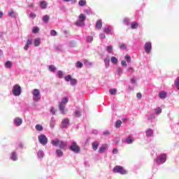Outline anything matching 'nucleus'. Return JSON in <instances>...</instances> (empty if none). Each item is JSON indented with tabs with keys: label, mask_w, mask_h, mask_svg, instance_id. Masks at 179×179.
<instances>
[{
	"label": "nucleus",
	"mask_w": 179,
	"mask_h": 179,
	"mask_svg": "<svg viewBox=\"0 0 179 179\" xmlns=\"http://www.w3.org/2000/svg\"><path fill=\"white\" fill-rule=\"evenodd\" d=\"M51 143L53 145V146H59L61 149H65V148L67 146L66 142L59 141L58 138L52 140Z\"/></svg>",
	"instance_id": "1"
},
{
	"label": "nucleus",
	"mask_w": 179,
	"mask_h": 179,
	"mask_svg": "<svg viewBox=\"0 0 179 179\" xmlns=\"http://www.w3.org/2000/svg\"><path fill=\"white\" fill-rule=\"evenodd\" d=\"M68 101H69V99L68 97L65 96L62 99V101L60 102L59 105V110L61 111L62 114H65V106L68 103Z\"/></svg>",
	"instance_id": "2"
},
{
	"label": "nucleus",
	"mask_w": 179,
	"mask_h": 179,
	"mask_svg": "<svg viewBox=\"0 0 179 179\" xmlns=\"http://www.w3.org/2000/svg\"><path fill=\"white\" fill-rule=\"evenodd\" d=\"M70 150L71 152H73V153H80V147L78 145V144L76 142H73L71 145L69 147Z\"/></svg>",
	"instance_id": "3"
},
{
	"label": "nucleus",
	"mask_w": 179,
	"mask_h": 179,
	"mask_svg": "<svg viewBox=\"0 0 179 179\" xmlns=\"http://www.w3.org/2000/svg\"><path fill=\"white\" fill-rule=\"evenodd\" d=\"M113 171L114 173H119V174H122V175H125L127 173V170H125L124 167L121 166H115L113 168Z\"/></svg>",
	"instance_id": "4"
},
{
	"label": "nucleus",
	"mask_w": 179,
	"mask_h": 179,
	"mask_svg": "<svg viewBox=\"0 0 179 179\" xmlns=\"http://www.w3.org/2000/svg\"><path fill=\"white\" fill-rule=\"evenodd\" d=\"M32 95L34 96V101H40L41 99V96H40V90L34 89L32 91Z\"/></svg>",
	"instance_id": "5"
},
{
	"label": "nucleus",
	"mask_w": 179,
	"mask_h": 179,
	"mask_svg": "<svg viewBox=\"0 0 179 179\" xmlns=\"http://www.w3.org/2000/svg\"><path fill=\"white\" fill-rule=\"evenodd\" d=\"M38 139L41 145H43V146L48 143V139L47 138V136H45V135L44 134H41L40 136H38Z\"/></svg>",
	"instance_id": "6"
},
{
	"label": "nucleus",
	"mask_w": 179,
	"mask_h": 179,
	"mask_svg": "<svg viewBox=\"0 0 179 179\" xmlns=\"http://www.w3.org/2000/svg\"><path fill=\"white\" fill-rule=\"evenodd\" d=\"M85 20L86 15H85V14H80L79 16V20L76 22V26H83Z\"/></svg>",
	"instance_id": "7"
},
{
	"label": "nucleus",
	"mask_w": 179,
	"mask_h": 179,
	"mask_svg": "<svg viewBox=\"0 0 179 179\" xmlns=\"http://www.w3.org/2000/svg\"><path fill=\"white\" fill-rule=\"evenodd\" d=\"M20 93H22V88L20 87V85H14L13 88V94L14 96H20Z\"/></svg>",
	"instance_id": "8"
},
{
	"label": "nucleus",
	"mask_w": 179,
	"mask_h": 179,
	"mask_svg": "<svg viewBox=\"0 0 179 179\" xmlns=\"http://www.w3.org/2000/svg\"><path fill=\"white\" fill-rule=\"evenodd\" d=\"M66 82H71V85L72 86H75L76 83H78V81L75 78H72V76L71 75H68L65 77Z\"/></svg>",
	"instance_id": "9"
},
{
	"label": "nucleus",
	"mask_w": 179,
	"mask_h": 179,
	"mask_svg": "<svg viewBox=\"0 0 179 179\" xmlns=\"http://www.w3.org/2000/svg\"><path fill=\"white\" fill-rule=\"evenodd\" d=\"M144 49L146 54H150L152 52V43L146 42L144 45Z\"/></svg>",
	"instance_id": "10"
},
{
	"label": "nucleus",
	"mask_w": 179,
	"mask_h": 179,
	"mask_svg": "<svg viewBox=\"0 0 179 179\" xmlns=\"http://www.w3.org/2000/svg\"><path fill=\"white\" fill-rule=\"evenodd\" d=\"M166 160H167V157L165 154H162L160 155L159 158L157 159V163H165Z\"/></svg>",
	"instance_id": "11"
},
{
	"label": "nucleus",
	"mask_w": 179,
	"mask_h": 179,
	"mask_svg": "<svg viewBox=\"0 0 179 179\" xmlns=\"http://www.w3.org/2000/svg\"><path fill=\"white\" fill-rule=\"evenodd\" d=\"M62 128H68V127H69V119L68 118L64 119L62 121Z\"/></svg>",
	"instance_id": "12"
},
{
	"label": "nucleus",
	"mask_w": 179,
	"mask_h": 179,
	"mask_svg": "<svg viewBox=\"0 0 179 179\" xmlns=\"http://www.w3.org/2000/svg\"><path fill=\"white\" fill-rule=\"evenodd\" d=\"M14 124H15V125H17V127H20V125L23 124V120L20 117H16L14 120Z\"/></svg>",
	"instance_id": "13"
},
{
	"label": "nucleus",
	"mask_w": 179,
	"mask_h": 179,
	"mask_svg": "<svg viewBox=\"0 0 179 179\" xmlns=\"http://www.w3.org/2000/svg\"><path fill=\"white\" fill-rule=\"evenodd\" d=\"M95 27L98 29V30H101V27H103V21H101V20H98L96 21Z\"/></svg>",
	"instance_id": "14"
},
{
	"label": "nucleus",
	"mask_w": 179,
	"mask_h": 179,
	"mask_svg": "<svg viewBox=\"0 0 179 179\" xmlns=\"http://www.w3.org/2000/svg\"><path fill=\"white\" fill-rule=\"evenodd\" d=\"M135 141V138L132 137L131 136H129L126 139L127 143L129 145H131V143H133Z\"/></svg>",
	"instance_id": "15"
},
{
	"label": "nucleus",
	"mask_w": 179,
	"mask_h": 179,
	"mask_svg": "<svg viewBox=\"0 0 179 179\" xmlns=\"http://www.w3.org/2000/svg\"><path fill=\"white\" fill-rule=\"evenodd\" d=\"M34 44L35 45V47H38L40 45V44H41V38H36L34 40Z\"/></svg>",
	"instance_id": "16"
},
{
	"label": "nucleus",
	"mask_w": 179,
	"mask_h": 179,
	"mask_svg": "<svg viewBox=\"0 0 179 179\" xmlns=\"http://www.w3.org/2000/svg\"><path fill=\"white\" fill-rule=\"evenodd\" d=\"M92 146L93 150H97V149H99V142L94 141V143H92Z\"/></svg>",
	"instance_id": "17"
},
{
	"label": "nucleus",
	"mask_w": 179,
	"mask_h": 179,
	"mask_svg": "<svg viewBox=\"0 0 179 179\" xmlns=\"http://www.w3.org/2000/svg\"><path fill=\"white\" fill-rule=\"evenodd\" d=\"M8 15L10 16V17H16V13H15L13 10H10Z\"/></svg>",
	"instance_id": "18"
},
{
	"label": "nucleus",
	"mask_w": 179,
	"mask_h": 179,
	"mask_svg": "<svg viewBox=\"0 0 179 179\" xmlns=\"http://www.w3.org/2000/svg\"><path fill=\"white\" fill-rule=\"evenodd\" d=\"M167 97V93L164 91L159 92V99H166Z\"/></svg>",
	"instance_id": "19"
},
{
	"label": "nucleus",
	"mask_w": 179,
	"mask_h": 179,
	"mask_svg": "<svg viewBox=\"0 0 179 179\" xmlns=\"http://www.w3.org/2000/svg\"><path fill=\"white\" fill-rule=\"evenodd\" d=\"M106 149H107V145H102L99 150V153H104V152H106Z\"/></svg>",
	"instance_id": "20"
},
{
	"label": "nucleus",
	"mask_w": 179,
	"mask_h": 179,
	"mask_svg": "<svg viewBox=\"0 0 179 179\" xmlns=\"http://www.w3.org/2000/svg\"><path fill=\"white\" fill-rule=\"evenodd\" d=\"M10 159H11V160H13L14 162H16V160H17V156L16 155V152L11 153Z\"/></svg>",
	"instance_id": "21"
},
{
	"label": "nucleus",
	"mask_w": 179,
	"mask_h": 179,
	"mask_svg": "<svg viewBox=\"0 0 179 179\" xmlns=\"http://www.w3.org/2000/svg\"><path fill=\"white\" fill-rule=\"evenodd\" d=\"M41 8L42 9H45V8H47V2H45V1H42L41 2Z\"/></svg>",
	"instance_id": "22"
},
{
	"label": "nucleus",
	"mask_w": 179,
	"mask_h": 179,
	"mask_svg": "<svg viewBox=\"0 0 179 179\" xmlns=\"http://www.w3.org/2000/svg\"><path fill=\"white\" fill-rule=\"evenodd\" d=\"M43 22H45V23H48V21L50 20V15H44L43 17Z\"/></svg>",
	"instance_id": "23"
},
{
	"label": "nucleus",
	"mask_w": 179,
	"mask_h": 179,
	"mask_svg": "<svg viewBox=\"0 0 179 179\" xmlns=\"http://www.w3.org/2000/svg\"><path fill=\"white\" fill-rule=\"evenodd\" d=\"M104 62H105L106 68H108V66H110V58L109 57H106L104 59Z\"/></svg>",
	"instance_id": "24"
},
{
	"label": "nucleus",
	"mask_w": 179,
	"mask_h": 179,
	"mask_svg": "<svg viewBox=\"0 0 179 179\" xmlns=\"http://www.w3.org/2000/svg\"><path fill=\"white\" fill-rule=\"evenodd\" d=\"M86 0H80L78 2V5H80V6H86Z\"/></svg>",
	"instance_id": "25"
},
{
	"label": "nucleus",
	"mask_w": 179,
	"mask_h": 179,
	"mask_svg": "<svg viewBox=\"0 0 179 179\" xmlns=\"http://www.w3.org/2000/svg\"><path fill=\"white\" fill-rule=\"evenodd\" d=\"M146 135L147 136H152L153 135V130L152 129H149L146 131Z\"/></svg>",
	"instance_id": "26"
},
{
	"label": "nucleus",
	"mask_w": 179,
	"mask_h": 179,
	"mask_svg": "<svg viewBox=\"0 0 179 179\" xmlns=\"http://www.w3.org/2000/svg\"><path fill=\"white\" fill-rule=\"evenodd\" d=\"M138 24L136 22H133L131 23V28L133 29H138Z\"/></svg>",
	"instance_id": "27"
},
{
	"label": "nucleus",
	"mask_w": 179,
	"mask_h": 179,
	"mask_svg": "<svg viewBox=\"0 0 179 179\" xmlns=\"http://www.w3.org/2000/svg\"><path fill=\"white\" fill-rule=\"evenodd\" d=\"M35 128L36 131H41L43 129V126H41V124H36Z\"/></svg>",
	"instance_id": "28"
},
{
	"label": "nucleus",
	"mask_w": 179,
	"mask_h": 179,
	"mask_svg": "<svg viewBox=\"0 0 179 179\" xmlns=\"http://www.w3.org/2000/svg\"><path fill=\"white\" fill-rule=\"evenodd\" d=\"M56 153H57L58 157H62V156H63V155H64V152H62V150H57Z\"/></svg>",
	"instance_id": "29"
},
{
	"label": "nucleus",
	"mask_w": 179,
	"mask_h": 179,
	"mask_svg": "<svg viewBox=\"0 0 179 179\" xmlns=\"http://www.w3.org/2000/svg\"><path fill=\"white\" fill-rule=\"evenodd\" d=\"M38 157L39 159H43L44 157V152L43 151L38 152Z\"/></svg>",
	"instance_id": "30"
},
{
	"label": "nucleus",
	"mask_w": 179,
	"mask_h": 179,
	"mask_svg": "<svg viewBox=\"0 0 179 179\" xmlns=\"http://www.w3.org/2000/svg\"><path fill=\"white\" fill-rule=\"evenodd\" d=\"M5 66L6 67V68H11L12 67V62H10V61H7L6 62V64H5Z\"/></svg>",
	"instance_id": "31"
},
{
	"label": "nucleus",
	"mask_w": 179,
	"mask_h": 179,
	"mask_svg": "<svg viewBox=\"0 0 179 179\" xmlns=\"http://www.w3.org/2000/svg\"><path fill=\"white\" fill-rule=\"evenodd\" d=\"M74 115L76 117H80L82 115V112H80L79 110H77L75 111Z\"/></svg>",
	"instance_id": "32"
},
{
	"label": "nucleus",
	"mask_w": 179,
	"mask_h": 179,
	"mask_svg": "<svg viewBox=\"0 0 179 179\" xmlns=\"http://www.w3.org/2000/svg\"><path fill=\"white\" fill-rule=\"evenodd\" d=\"M110 61L113 62V64H117V62H118V59L115 57H112L110 58Z\"/></svg>",
	"instance_id": "33"
},
{
	"label": "nucleus",
	"mask_w": 179,
	"mask_h": 179,
	"mask_svg": "<svg viewBox=\"0 0 179 179\" xmlns=\"http://www.w3.org/2000/svg\"><path fill=\"white\" fill-rule=\"evenodd\" d=\"M104 31H105V33H106V34H110V33L111 31V28H110L109 27H106L104 29Z\"/></svg>",
	"instance_id": "34"
},
{
	"label": "nucleus",
	"mask_w": 179,
	"mask_h": 179,
	"mask_svg": "<svg viewBox=\"0 0 179 179\" xmlns=\"http://www.w3.org/2000/svg\"><path fill=\"white\" fill-rule=\"evenodd\" d=\"M122 124V122L121 120H117L115 123L116 128H120Z\"/></svg>",
	"instance_id": "35"
},
{
	"label": "nucleus",
	"mask_w": 179,
	"mask_h": 179,
	"mask_svg": "<svg viewBox=\"0 0 179 179\" xmlns=\"http://www.w3.org/2000/svg\"><path fill=\"white\" fill-rule=\"evenodd\" d=\"M175 86L178 87V90H179V77H178L175 80Z\"/></svg>",
	"instance_id": "36"
},
{
	"label": "nucleus",
	"mask_w": 179,
	"mask_h": 179,
	"mask_svg": "<svg viewBox=\"0 0 179 179\" xmlns=\"http://www.w3.org/2000/svg\"><path fill=\"white\" fill-rule=\"evenodd\" d=\"M40 31V29H38V27H34V29H32V33H34V34H37L38 31Z\"/></svg>",
	"instance_id": "37"
},
{
	"label": "nucleus",
	"mask_w": 179,
	"mask_h": 179,
	"mask_svg": "<svg viewBox=\"0 0 179 179\" xmlns=\"http://www.w3.org/2000/svg\"><path fill=\"white\" fill-rule=\"evenodd\" d=\"M57 75H58V77L60 78V79H62L64 78V73H62V71H59L57 72Z\"/></svg>",
	"instance_id": "38"
},
{
	"label": "nucleus",
	"mask_w": 179,
	"mask_h": 179,
	"mask_svg": "<svg viewBox=\"0 0 179 179\" xmlns=\"http://www.w3.org/2000/svg\"><path fill=\"white\" fill-rule=\"evenodd\" d=\"M83 64L82 62H77V63H76V67L77 68L80 69V68H83Z\"/></svg>",
	"instance_id": "39"
},
{
	"label": "nucleus",
	"mask_w": 179,
	"mask_h": 179,
	"mask_svg": "<svg viewBox=\"0 0 179 179\" xmlns=\"http://www.w3.org/2000/svg\"><path fill=\"white\" fill-rule=\"evenodd\" d=\"M107 51L109 54H113V46H107Z\"/></svg>",
	"instance_id": "40"
},
{
	"label": "nucleus",
	"mask_w": 179,
	"mask_h": 179,
	"mask_svg": "<svg viewBox=\"0 0 179 179\" xmlns=\"http://www.w3.org/2000/svg\"><path fill=\"white\" fill-rule=\"evenodd\" d=\"M55 69L56 68L54 66V65L49 66V71H50V72H55Z\"/></svg>",
	"instance_id": "41"
},
{
	"label": "nucleus",
	"mask_w": 179,
	"mask_h": 179,
	"mask_svg": "<svg viewBox=\"0 0 179 179\" xmlns=\"http://www.w3.org/2000/svg\"><path fill=\"white\" fill-rule=\"evenodd\" d=\"M120 48H121L122 50H126L127 49V45H125L124 43H120L119 45Z\"/></svg>",
	"instance_id": "42"
},
{
	"label": "nucleus",
	"mask_w": 179,
	"mask_h": 179,
	"mask_svg": "<svg viewBox=\"0 0 179 179\" xmlns=\"http://www.w3.org/2000/svg\"><path fill=\"white\" fill-rule=\"evenodd\" d=\"M109 92L110 93V94H115V93H117V90L116 89H110L109 90Z\"/></svg>",
	"instance_id": "43"
},
{
	"label": "nucleus",
	"mask_w": 179,
	"mask_h": 179,
	"mask_svg": "<svg viewBox=\"0 0 179 179\" xmlns=\"http://www.w3.org/2000/svg\"><path fill=\"white\" fill-rule=\"evenodd\" d=\"M155 113H157V114H161V113H162V108H157L156 109H155Z\"/></svg>",
	"instance_id": "44"
},
{
	"label": "nucleus",
	"mask_w": 179,
	"mask_h": 179,
	"mask_svg": "<svg viewBox=\"0 0 179 179\" xmlns=\"http://www.w3.org/2000/svg\"><path fill=\"white\" fill-rule=\"evenodd\" d=\"M124 58L127 62H131V56L127 55Z\"/></svg>",
	"instance_id": "45"
},
{
	"label": "nucleus",
	"mask_w": 179,
	"mask_h": 179,
	"mask_svg": "<svg viewBox=\"0 0 179 179\" xmlns=\"http://www.w3.org/2000/svg\"><path fill=\"white\" fill-rule=\"evenodd\" d=\"M50 35L51 36H57V31L56 30H51L50 31Z\"/></svg>",
	"instance_id": "46"
},
{
	"label": "nucleus",
	"mask_w": 179,
	"mask_h": 179,
	"mask_svg": "<svg viewBox=\"0 0 179 179\" xmlns=\"http://www.w3.org/2000/svg\"><path fill=\"white\" fill-rule=\"evenodd\" d=\"M87 41L88 43H92V41H93V36H88Z\"/></svg>",
	"instance_id": "47"
},
{
	"label": "nucleus",
	"mask_w": 179,
	"mask_h": 179,
	"mask_svg": "<svg viewBox=\"0 0 179 179\" xmlns=\"http://www.w3.org/2000/svg\"><path fill=\"white\" fill-rule=\"evenodd\" d=\"M121 64H122L123 66H127V62H125V60H122V61H121Z\"/></svg>",
	"instance_id": "48"
},
{
	"label": "nucleus",
	"mask_w": 179,
	"mask_h": 179,
	"mask_svg": "<svg viewBox=\"0 0 179 179\" xmlns=\"http://www.w3.org/2000/svg\"><path fill=\"white\" fill-rule=\"evenodd\" d=\"M117 75H121V73H122V69L118 68L117 70Z\"/></svg>",
	"instance_id": "49"
},
{
	"label": "nucleus",
	"mask_w": 179,
	"mask_h": 179,
	"mask_svg": "<svg viewBox=\"0 0 179 179\" xmlns=\"http://www.w3.org/2000/svg\"><path fill=\"white\" fill-rule=\"evenodd\" d=\"M84 64H85V65H92V63L89 62L87 59L84 60Z\"/></svg>",
	"instance_id": "50"
},
{
	"label": "nucleus",
	"mask_w": 179,
	"mask_h": 179,
	"mask_svg": "<svg viewBox=\"0 0 179 179\" xmlns=\"http://www.w3.org/2000/svg\"><path fill=\"white\" fill-rule=\"evenodd\" d=\"M29 48H30V46L26 43L25 46L24 47V50L27 51V50H29Z\"/></svg>",
	"instance_id": "51"
},
{
	"label": "nucleus",
	"mask_w": 179,
	"mask_h": 179,
	"mask_svg": "<svg viewBox=\"0 0 179 179\" xmlns=\"http://www.w3.org/2000/svg\"><path fill=\"white\" fill-rule=\"evenodd\" d=\"M113 153L114 155H117V154L118 153V150H117V148H114V149L113 150Z\"/></svg>",
	"instance_id": "52"
},
{
	"label": "nucleus",
	"mask_w": 179,
	"mask_h": 179,
	"mask_svg": "<svg viewBox=\"0 0 179 179\" xmlns=\"http://www.w3.org/2000/svg\"><path fill=\"white\" fill-rule=\"evenodd\" d=\"M50 113L53 115L55 114V109L54 108H50Z\"/></svg>",
	"instance_id": "53"
},
{
	"label": "nucleus",
	"mask_w": 179,
	"mask_h": 179,
	"mask_svg": "<svg viewBox=\"0 0 179 179\" xmlns=\"http://www.w3.org/2000/svg\"><path fill=\"white\" fill-rule=\"evenodd\" d=\"M136 97L138 98V99H142V94H141V93H139V92L137 93Z\"/></svg>",
	"instance_id": "54"
},
{
	"label": "nucleus",
	"mask_w": 179,
	"mask_h": 179,
	"mask_svg": "<svg viewBox=\"0 0 179 179\" xmlns=\"http://www.w3.org/2000/svg\"><path fill=\"white\" fill-rule=\"evenodd\" d=\"M99 36L101 38H106V34H100Z\"/></svg>",
	"instance_id": "55"
},
{
	"label": "nucleus",
	"mask_w": 179,
	"mask_h": 179,
	"mask_svg": "<svg viewBox=\"0 0 179 179\" xmlns=\"http://www.w3.org/2000/svg\"><path fill=\"white\" fill-rule=\"evenodd\" d=\"M110 131H104L103 132V135L106 136H107V135H110Z\"/></svg>",
	"instance_id": "56"
},
{
	"label": "nucleus",
	"mask_w": 179,
	"mask_h": 179,
	"mask_svg": "<svg viewBox=\"0 0 179 179\" xmlns=\"http://www.w3.org/2000/svg\"><path fill=\"white\" fill-rule=\"evenodd\" d=\"M30 17H34V19L36 17V14H34V13H30Z\"/></svg>",
	"instance_id": "57"
},
{
	"label": "nucleus",
	"mask_w": 179,
	"mask_h": 179,
	"mask_svg": "<svg viewBox=\"0 0 179 179\" xmlns=\"http://www.w3.org/2000/svg\"><path fill=\"white\" fill-rule=\"evenodd\" d=\"M31 43H32L31 40H28L27 41V45H30V44H31Z\"/></svg>",
	"instance_id": "58"
},
{
	"label": "nucleus",
	"mask_w": 179,
	"mask_h": 179,
	"mask_svg": "<svg viewBox=\"0 0 179 179\" xmlns=\"http://www.w3.org/2000/svg\"><path fill=\"white\" fill-rule=\"evenodd\" d=\"M131 71H134V68H132V67H129V68L127 69V71H128V72H131Z\"/></svg>",
	"instance_id": "59"
},
{
	"label": "nucleus",
	"mask_w": 179,
	"mask_h": 179,
	"mask_svg": "<svg viewBox=\"0 0 179 179\" xmlns=\"http://www.w3.org/2000/svg\"><path fill=\"white\" fill-rule=\"evenodd\" d=\"M124 23H125L126 24H128L129 23V20H128V19H124Z\"/></svg>",
	"instance_id": "60"
},
{
	"label": "nucleus",
	"mask_w": 179,
	"mask_h": 179,
	"mask_svg": "<svg viewBox=\"0 0 179 179\" xmlns=\"http://www.w3.org/2000/svg\"><path fill=\"white\" fill-rule=\"evenodd\" d=\"M152 118H155V115H151L150 117H148V120H152Z\"/></svg>",
	"instance_id": "61"
},
{
	"label": "nucleus",
	"mask_w": 179,
	"mask_h": 179,
	"mask_svg": "<svg viewBox=\"0 0 179 179\" xmlns=\"http://www.w3.org/2000/svg\"><path fill=\"white\" fill-rule=\"evenodd\" d=\"M2 16H3V13H2V11H0V19L1 17H2Z\"/></svg>",
	"instance_id": "62"
},
{
	"label": "nucleus",
	"mask_w": 179,
	"mask_h": 179,
	"mask_svg": "<svg viewBox=\"0 0 179 179\" xmlns=\"http://www.w3.org/2000/svg\"><path fill=\"white\" fill-rule=\"evenodd\" d=\"M131 82H132V83H135V79L131 78Z\"/></svg>",
	"instance_id": "63"
},
{
	"label": "nucleus",
	"mask_w": 179,
	"mask_h": 179,
	"mask_svg": "<svg viewBox=\"0 0 179 179\" xmlns=\"http://www.w3.org/2000/svg\"><path fill=\"white\" fill-rule=\"evenodd\" d=\"M50 127H54V124H52V122L50 123Z\"/></svg>",
	"instance_id": "64"
}]
</instances>
